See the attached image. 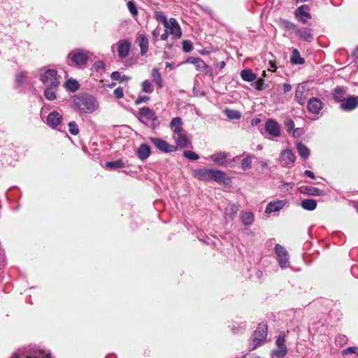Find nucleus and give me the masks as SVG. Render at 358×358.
I'll list each match as a JSON object with an SVG mask.
<instances>
[{"instance_id": "obj_1", "label": "nucleus", "mask_w": 358, "mask_h": 358, "mask_svg": "<svg viewBox=\"0 0 358 358\" xmlns=\"http://www.w3.org/2000/svg\"><path fill=\"white\" fill-rule=\"evenodd\" d=\"M71 107L83 113H92L99 108V102L92 95L78 94L72 98Z\"/></svg>"}, {"instance_id": "obj_2", "label": "nucleus", "mask_w": 358, "mask_h": 358, "mask_svg": "<svg viewBox=\"0 0 358 358\" xmlns=\"http://www.w3.org/2000/svg\"><path fill=\"white\" fill-rule=\"evenodd\" d=\"M10 358H52L49 350L38 348H25L19 349Z\"/></svg>"}, {"instance_id": "obj_3", "label": "nucleus", "mask_w": 358, "mask_h": 358, "mask_svg": "<svg viewBox=\"0 0 358 358\" xmlns=\"http://www.w3.org/2000/svg\"><path fill=\"white\" fill-rule=\"evenodd\" d=\"M194 176L197 178L204 181L214 180L215 182H223L226 178V174L222 171L213 169H200L196 170Z\"/></svg>"}, {"instance_id": "obj_4", "label": "nucleus", "mask_w": 358, "mask_h": 358, "mask_svg": "<svg viewBox=\"0 0 358 358\" xmlns=\"http://www.w3.org/2000/svg\"><path fill=\"white\" fill-rule=\"evenodd\" d=\"M90 59L88 52L81 50H74L70 52L67 57V62L70 66L83 68L84 67Z\"/></svg>"}, {"instance_id": "obj_5", "label": "nucleus", "mask_w": 358, "mask_h": 358, "mask_svg": "<svg viewBox=\"0 0 358 358\" xmlns=\"http://www.w3.org/2000/svg\"><path fill=\"white\" fill-rule=\"evenodd\" d=\"M267 336V325L264 323H259L257 329L254 331L252 338V347H250L251 350H255L258 346H260L266 340Z\"/></svg>"}, {"instance_id": "obj_6", "label": "nucleus", "mask_w": 358, "mask_h": 358, "mask_svg": "<svg viewBox=\"0 0 358 358\" xmlns=\"http://www.w3.org/2000/svg\"><path fill=\"white\" fill-rule=\"evenodd\" d=\"M40 80L45 86H53V87H59L60 85L57 71L55 69H46L43 73L41 74Z\"/></svg>"}, {"instance_id": "obj_7", "label": "nucleus", "mask_w": 358, "mask_h": 358, "mask_svg": "<svg viewBox=\"0 0 358 358\" xmlns=\"http://www.w3.org/2000/svg\"><path fill=\"white\" fill-rule=\"evenodd\" d=\"M229 154L225 152H219L211 155L209 158L217 165L224 166L225 167H234L236 159L233 158L228 160Z\"/></svg>"}, {"instance_id": "obj_8", "label": "nucleus", "mask_w": 358, "mask_h": 358, "mask_svg": "<svg viewBox=\"0 0 358 358\" xmlns=\"http://www.w3.org/2000/svg\"><path fill=\"white\" fill-rule=\"evenodd\" d=\"M149 141L160 152L164 153H171L177 150V147L168 143L165 140L157 137H150Z\"/></svg>"}, {"instance_id": "obj_9", "label": "nucleus", "mask_w": 358, "mask_h": 358, "mask_svg": "<svg viewBox=\"0 0 358 358\" xmlns=\"http://www.w3.org/2000/svg\"><path fill=\"white\" fill-rule=\"evenodd\" d=\"M310 8L306 4L301 5L294 10L295 17L302 24H306L312 18L310 13Z\"/></svg>"}, {"instance_id": "obj_10", "label": "nucleus", "mask_w": 358, "mask_h": 358, "mask_svg": "<svg viewBox=\"0 0 358 358\" xmlns=\"http://www.w3.org/2000/svg\"><path fill=\"white\" fill-rule=\"evenodd\" d=\"M275 250L277 255V259L281 268L289 266V255L284 247L280 244H276Z\"/></svg>"}, {"instance_id": "obj_11", "label": "nucleus", "mask_w": 358, "mask_h": 358, "mask_svg": "<svg viewBox=\"0 0 358 358\" xmlns=\"http://www.w3.org/2000/svg\"><path fill=\"white\" fill-rule=\"evenodd\" d=\"M138 113L141 117H144L148 120L152 121L150 127L152 129H155L159 126V122H157V116L156 115L155 113L149 107L141 108L138 110Z\"/></svg>"}, {"instance_id": "obj_12", "label": "nucleus", "mask_w": 358, "mask_h": 358, "mask_svg": "<svg viewBox=\"0 0 358 358\" xmlns=\"http://www.w3.org/2000/svg\"><path fill=\"white\" fill-rule=\"evenodd\" d=\"M114 46L117 48V55L121 59H124L128 56L129 50L131 49V43L128 40H120L115 45L112 46L113 49Z\"/></svg>"}, {"instance_id": "obj_13", "label": "nucleus", "mask_w": 358, "mask_h": 358, "mask_svg": "<svg viewBox=\"0 0 358 358\" xmlns=\"http://www.w3.org/2000/svg\"><path fill=\"white\" fill-rule=\"evenodd\" d=\"M164 27L169 34L173 35L174 38H180L181 37V29L176 19H169L168 24L164 26Z\"/></svg>"}, {"instance_id": "obj_14", "label": "nucleus", "mask_w": 358, "mask_h": 358, "mask_svg": "<svg viewBox=\"0 0 358 358\" xmlns=\"http://www.w3.org/2000/svg\"><path fill=\"white\" fill-rule=\"evenodd\" d=\"M62 115L57 111H53L48 114L46 118V124L52 129H57L62 122Z\"/></svg>"}, {"instance_id": "obj_15", "label": "nucleus", "mask_w": 358, "mask_h": 358, "mask_svg": "<svg viewBox=\"0 0 358 358\" xmlns=\"http://www.w3.org/2000/svg\"><path fill=\"white\" fill-rule=\"evenodd\" d=\"M265 130L272 138L278 137L280 135L278 123L272 119H269L266 122Z\"/></svg>"}, {"instance_id": "obj_16", "label": "nucleus", "mask_w": 358, "mask_h": 358, "mask_svg": "<svg viewBox=\"0 0 358 358\" xmlns=\"http://www.w3.org/2000/svg\"><path fill=\"white\" fill-rule=\"evenodd\" d=\"M280 159L285 167H292L295 162V156L289 149L283 150L280 153Z\"/></svg>"}, {"instance_id": "obj_17", "label": "nucleus", "mask_w": 358, "mask_h": 358, "mask_svg": "<svg viewBox=\"0 0 358 358\" xmlns=\"http://www.w3.org/2000/svg\"><path fill=\"white\" fill-rule=\"evenodd\" d=\"M358 106V98L355 96H350L346 98L340 105L342 110L350 111L355 109Z\"/></svg>"}, {"instance_id": "obj_18", "label": "nucleus", "mask_w": 358, "mask_h": 358, "mask_svg": "<svg viewBox=\"0 0 358 358\" xmlns=\"http://www.w3.org/2000/svg\"><path fill=\"white\" fill-rule=\"evenodd\" d=\"M295 34L300 39L306 41L311 42L313 40V30L308 27H301L296 29Z\"/></svg>"}, {"instance_id": "obj_19", "label": "nucleus", "mask_w": 358, "mask_h": 358, "mask_svg": "<svg viewBox=\"0 0 358 358\" xmlns=\"http://www.w3.org/2000/svg\"><path fill=\"white\" fill-rule=\"evenodd\" d=\"M285 200H275L270 201L265 209L266 213H271L280 210L285 205Z\"/></svg>"}, {"instance_id": "obj_20", "label": "nucleus", "mask_w": 358, "mask_h": 358, "mask_svg": "<svg viewBox=\"0 0 358 358\" xmlns=\"http://www.w3.org/2000/svg\"><path fill=\"white\" fill-rule=\"evenodd\" d=\"M239 210V206L236 204H229L224 210V219L227 222L232 221Z\"/></svg>"}, {"instance_id": "obj_21", "label": "nucleus", "mask_w": 358, "mask_h": 358, "mask_svg": "<svg viewBox=\"0 0 358 358\" xmlns=\"http://www.w3.org/2000/svg\"><path fill=\"white\" fill-rule=\"evenodd\" d=\"M136 42L140 47V52L141 55H145L149 48V41L145 34H139L136 38Z\"/></svg>"}, {"instance_id": "obj_22", "label": "nucleus", "mask_w": 358, "mask_h": 358, "mask_svg": "<svg viewBox=\"0 0 358 358\" xmlns=\"http://www.w3.org/2000/svg\"><path fill=\"white\" fill-rule=\"evenodd\" d=\"M322 108V102L317 98H312L308 102V110L315 114L320 113Z\"/></svg>"}, {"instance_id": "obj_23", "label": "nucleus", "mask_w": 358, "mask_h": 358, "mask_svg": "<svg viewBox=\"0 0 358 358\" xmlns=\"http://www.w3.org/2000/svg\"><path fill=\"white\" fill-rule=\"evenodd\" d=\"M151 151L150 146L146 143H142L136 150V154L141 160L147 159L150 155Z\"/></svg>"}, {"instance_id": "obj_24", "label": "nucleus", "mask_w": 358, "mask_h": 358, "mask_svg": "<svg viewBox=\"0 0 358 358\" xmlns=\"http://www.w3.org/2000/svg\"><path fill=\"white\" fill-rule=\"evenodd\" d=\"M173 138L177 145V148H185L189 147L190 142L182 132L173 135Z\"/></svg>"}, {"instance_id": "obj_25", "label": "nucleus", "mask_w": 358, "mask_h": 358, "mask_svg": "<svg viewBox=\"0 0 358 358\" xmlns=\"http://www.w3.org/2000/svg\"><path fill=\"white\" fill-rule=\"evenodd\" d=\"M333 98L336 102L342 103L347 95V88L344 87H336L333 92Z\"/></svg>"}, {"instance_id": "obj_26", "label": "nucleus", "mask_w": 358, "mask_h": 358, "mask_svg": "<svg viewBox=\"0 0 358 358\" xmlns=\"http://www.w3.org/2000/svg\"><path fill=\"white\" fill-rule=\"evenodd\" d=\"M306 91L304 86L299 85L295 92V100L301 105L305 103Z\"/></svg>"}, {"instance_id": "obj_27", "label": "nucleus", "mask_w": 358, "mask_h": 358, "mask_svg": "<svg viewBox=\"0 0 358 358\" xmlns=\"http://www.w3.org/2000/svg\"><path fill=\"white\" fill-rule=\"evenodd\" d=\"M241 220L244 225H252L255 220V215L253 213L250 211H242L241 213Z\"/></svg>"}, {"instance_id": "obj_28", "label": "nucleus", "mask_w": 358, "mask_h": 358, "mask_svg": "<svg viewBox=\"0 0 358 358\" xmlns=\"http://www.w3.org/2000/svg\"><path fill=\"white\" fill-rule=\"evenodd\" d=\"M170 127L173 130L174 135L182 132L181 118L179 117L173 118L170 123Z\"/></svg>"}, {"instance_id": "obj_29", "label": "nucleus", "mask_w": 358, "mask_h": 358, "mask_svg": "<svg viewBox=\"0 0 358 358\" xmlns=\"http://www.w3.org/2000/svg\"><path fill=\"white\" fill-rule=\"evenodd\" d=\"M296 150L299 155L304 159H307L310 156V151L309 148L301 142L296 144Z\"/></svg>"}, {"instance_id": "obj_30", "label": "nucleus", "mask_w": 358, "mask_h": 358, "mask_svg": "<svg viewBox=\"0 0 358 358\" xmlns=\"http://www.w3.org/2000/svg\"><path fill=\"white\" fill-rule=\"evenodd\" d=\"M58 87H53V86H45V90H44V96L46 99L49 101H53L56 99V91L57 90Z\"/></svg>"}, {"instance_id": "obj_31", "label": "nucleus", "mask_w": 358, "mask_h": 358, "mask_svg": "<svg viewBox=\"0 0 358 358\" xmlns=\"http://www.w3.org/2000/svg\"><path fill=\"white\" fill-rule=\"evenodd\" d=\"M301 207L307 210H313L317 207V201L313 199H306L301 201Z\"/></svg>"}, {"instance_id": "obj_32", "label": "nucleus", "mask_w": 358, "mask_h": 358, "mask_svg": "<svg viewBox=\"0 0 358 358\" xmlns=\"http://www.w3.org/2000/svg\"><path fill=\"white\" fill-rule=\"evenodd\" d=\"M241 77L244 81L252 82L257 78V76L250 69H243L241 72Z\"/></svg>"}, {"instance_id": "obj_33", "label": "nucleus", "mask_w": 358, "mask_h": 358, "mask_svg": "<svg viewBox=\"0 0 358 358\" xmlns=\"http://www.w3.org/2000/svg\"><path fill=\"white\" fill-rule=\"evenodd\" d=\"M291 62L294 64H303L305 59L301 57L300 52L297 49H294L291 57Z\"/></svg>"}, {"instance_id": "obj_34", "label": "nucleus", "mask_w": 358, "mask_h": 358, "mask_svg": "<svg viewBox=\"0 0 358 358\" xmlns=\"http://www.w3.org/2000/svg\"><path fill=\"white\" fill-rule=\"evenodd\" d=\"M151 76L152 78H153V80L157 83L158 87L162 88L163 86V82L161 73H159V70L156 68L153 69L152 70Z\"/></svg>"}, {"instance_id": "obj_35", "label": "nucleus", "mask_w": 358, "mask_h": 358, "mask_svg": "<svg viewBox=\"0 0 358 358\" xmlns=\"http://www.w3.org/2000/svg\"><path fill=\"white\" fill-rule=\"evenodd\" d=\"M124 166H125V164L121 159H118L116 161H112V162H108L106 164V167L109 169H121V168H124Z\"/></svg>"}, {"instance_id": "obj_36", "label": "nucleus", "mask_w": 358, "mask_h": 358, "mask_svg": "<svg viewBox=\"0 0 358 358\" xmlns=\"http://www.w3.org/2000/svg\"><path fill=\"white\" fill-rule=\"evenodd\" d=\"M64 86L67 90L71 92H76L78 90L80 85L76 80L69 79L65 82Z\"/></svg>"}, {"instance_id": "obj_37", "label": "nucleus", "mask_w": 358, "mask_h": 358, "mask_svg": "<svg viewBox=\"0 0 358 358\" xmlns=\"http://www.w3.org/2000/svg\"><path fill=\"white\" fill-rule=\"evenodd\" d=\"M224 113L229 120H238L241 117V113L235 110L225 109Z\"/></svg>"}, {"instance_id": "obj_38", "label": "nucleus", "mask_w": 358, "mask_h": 358, "mask_svg": "<svg viewBox=\"0 0 358 358\" xmlns=\"http://www.w3.org/2000/svg\"><path fill=\"white\" fill-rule=\"evenodd\" d=\"M287 353V347H278L277 350L272 351V356L277 358H282Z\"/></svg>"}, {"instance_id": "obj_39", "label": "nucleus", "mask_w": 358, "mask_h": 358, "mask_svg": "<svg viewBox=\"0 0 358 358\" xmlns=\"http://www.w3.org/2000/svg\"><path fill=\"white\" fill-rule=\"evenodd\" d=\"M305 192L311 196H320L322 194V191L317 187L308 186L305 187Z\"/></svg>"}, {"instance_id": "obj_40", "label": "nucleus", "mask_w": 358, "mask_h": 358, "mask_svg": "<svg viewBox=\"0 0 358 358\" xmlns=\"http://www.w3.org/2000/svg\"><path fill=\"white\" fill-rule=\"evenodd\" d=\"M252 156L248 155L245 158H244L241 162V169L243 171H247L251 169L252 164Z\"/></svg>"}, {"instance_id": "obj_41", "label": "nucleus", "mask_w": 358, "mask_h": 358, "mask_svg": "<svg viewBox=\"0 0 358 358\" xmlns=\"http://www.w3.org/2000/svg\"><path fill=\"white\" fill-rule=\"evenodd\" d=\"M141 88H142L143 92L148 93V94H151L154 90V87H153L152 85L148 80H144L142 83Z\"/></svg>"}, {"instance_id": "obj_42", "label": "nucleus", "mask_w": 358, "mask_h": 358, "mask_svg": "<svg viewBox=\"0 0 358 358\" xmlns=\"http://www.w3.org/2000/svg\"><path fill=\"white\" fill-rule=\"evenodd\" d=\"M111 78L113 80H118L120 82H124L125 80H129L130 79L129 77L125 75H121L119 71H114L111 73Z\"/></svg>"}, {"instance_id": "obj_43", "label": "nucleus", "mask_w": 358, "mask_h": 358, "mask_svg": "<svg viewBox=\"0 0 358 358\" xmlns=\"http://www.w3.org/2000/svg\"><path fill=\"white\" fill-rule=\"evenodd\" d=\"M280 23L282 26L287 30H293L295 32L296 29H297V27L294 23L287 20H281Z\"/></svg>"}, {"instance_id": "obj_44", "label": "nucleus", "mask_w": 358, "mask_h": 358, "mask_svg": "<svg viewBox=\"0 0 358 358\" xmlns=\"http://www.w3.org/2000/svg\"><path fill=\"white\" fill-rule=\"evenodd\" d=\"M155 17L158 22L162 23L164 26H166L169 23V20L162 12H156Z\"/></svg>"}, {"instance_id": "obj_45", "label": "nucleus", "mask_w": 358, "mask_h": 358, "mask_svg": "<svg viewBox=\"0 0 358 358\" xmlns=\"http://www.w3.org/2000/svg\"><path fill=\"white\" fill-rule=\"evenodd\" d=\"M69 131L73 136H76L79 134V128L76 122L71 121L69 123Z\"/></svg>"}, {"instance_id": "obj_46", "label": "nucleus", "mask_w": 358, "mask_h": 358, "mask_svg": "<svg viewBox=\"0 0 358 358\" xmlns=\"http://www.w3.org/2000/svg\"><path fill=\"white\" fill-rule=\"evenodd\" d=\"M285 334L284 331H281L275 341V344L277 347H287L285 344Z\"/></svg>"}, {"instance_id": "obj_47", "label": "nucleus", "mask_w": 358, "mask_h": 358, "mask_svg": "<svg viewBox=\"0 0 358 358\" xmlns=\"http://www.w3.org/2000/svg\"><path fill=\"white\" fill-rule=\"evenodd\" d=\"M184 157L187 159L194 161L199 159V155L192 150H185L183 152Z\"/></svg>"}, {"instance_id": "obj_48", "label": "nucleus", "mask_w": 358, "mask_h": 358, "mask_svg": "<svg viewBox=\"0 0 358 358\" xmlns=\"http://www.w3.org/2000/svg\"><path fill=\"white\" fill-rule=\"evenodd\" d=\"M92 69L96 72L104 71L105 64L102 61H96L93 64Z\"/></svg>"}, {"instance_id": "obj_49", "label": "nucleus", "mask_w": 358, "mask_h": 358, "mask_svg": "<svg viewBox=\"0 0 358 358\" xmlns=\"http://www.w3.org/2000/svg\"><path fill=\"white\" fill-rule=\"evenodd\" d=\"M27 71H20L16 75L15 80L19 85H21L24 83V79L27 77Z\"/></svg>"}, {"instance_id": "obj_50", "label": "nucleus", "mask_w": 358, "mask_h": 358, "mask_svg": "<svg viewBox=\"0 0 358 358\" xmlns=\"http://www.w3.org/2000/svg\"><path fill=\"white\" fill-rule=\"evenodd\" d=\"M252 85L253 86V87L257 90H264L266 87L264 86V80L263 78H260L259 80H257V81H255V83H253L252 84Z\"/></svg>"}, {"instance_id": "obj_51", "label": "nucleus", "mask_w": 358, "mask_h": 358, "mask_svg": "<svg viewBox=\"0 0 358 358\" xmlns=\"http://www.w3.org/2000/svg\"><path fill=\"white\" fill-rule=\"evenodd\" d=\"M127 8L133 16L138 15V10L135 3L133 1H129L127 3Z\"/></svg>"}, {"instance_id": "obj_52", "label": "nucleus", "mask_w": 358, "mask_h": 358, "mask_svg": "<svg viewBox=\"0 0 358 358\" xmlns=\"http://www.w3.org/2000/svg\"><path fill=\"white\" fill-rule=\"evenodd\" d=\"M182 50L185 52H189L193 50V45L191 41H182Z\"/></svg>"}, {"instance_id": "obj_53", "label": "nucleus", "mask_w": 358, "mask_h": 358, "mask_svg": "<svg viewBox=\"0 0 358 358\" xmlns=\"http://www.w3.org/2000/svg\"><path fill=\"white\" fill-rule=\"evenodd\" d=\"M285 125L286 130L288 133H290L294 129V122L290 118L285 120Z\"/></svg>"}, {"instance_id": "obj_54", "label": "nucleus", "mask_w": 358, "mask_h": 358, "mask_svg": "<svg viewBox=\"0 0 358 358\" xmlns=\"http://www.w3.org/2000/svg\"><path fill=\"white\" fill-rule=\"evenodd\" d=\"M344 355L357 354L358 356V348L355 346L348 347L343 351Z\"/></svg>"}, {"instance_id": "obj_55", "label": "nucleus", "mask_w": 358, "mask_h": 358, "mask_svg": "<svg viewBox=\"0 0 358 358\" xmlns=\"http://www.w3.org/2000/svg\"><path fill=\"white\" fill-rule=\"evenodd\" d=\"M149 99L150 98L148 96H140L136 99L135 104L140 105L142 103L147 102Z\"/></svg>"}, {"instance_id": "obj_56", "label": "nucleus", "mask_w": 358, "mask_h": 358, "mask_svg": "<svg viewBox=\"0 0 358 358\" xmlns=\"http://www.w3.org/2000/svg\"><path fill=\"white\" fill-rule=\"evenodd\" d=\"M113 93H114V95L115 96V97L118 99L122 98L124 96V92H123V90L122 87H117L114 90Z\"/></svg>"}, {"instance_id": "obj_57", "label": "nucleus", "mask_w": 358, "mask_h": 358, "mask_svg": "<svg viewBox=\"0 0 358 358\" xmlns=\"http://www.w3.org/2000/svg\"><path fill=\"white\" fill-rule=\"evenodd\" d=\"M206 65V64L203 62V60L200 59L195 65V68L197 71H202Z\"/></svg>"}, {"instance_id": "obj_58", "label": "nucleus", "mask_w": 358, "mask_h": 358, "mask_svg": "<svg viewBox=\"0 0 358 358\" xmlns=\"http://www.w3.org/2000/svg\"><path fill=\"white\" fill-rule=\"evenodd\" d=\"M202 72L205 73L207 76H209L210 77H213V72L211 67L208 66L207 64L205 66L204 69H203Z\"/></svg>"}, {"instance_id": "obj_59", "label": "nucleus", "mask_w": 358, "mask_h": 358, "mask_svg": "<svg viewBox=\"0 0 358 358\" xmlns=\"http://www.w3.org/2000/svg\"><path fill=\"white\" fill-rule=\"evenodd\" d=\"M160 31H161V29L159 27H157L152 31V36L153 38V41L155 42L158 40V37L160 34Z\"/></svg>"}, {"instance_id": "obj_60", "label": "nucleus", "mask_w": 358, "mask_h": 358, "mask_svg": "<svg viewBox=\"0 0 358 358\" xmlns=\"http://www.w3.org/2000/svg\"><path fill=\"white\" fill-rule=\"evenodd\" d=\"M295 186L294 182H284L282 185V187L283 189H286V191H288L289 189H292Z\"/></svg>"}, {"instance_id": "obj_61", "label": "nucleus", "mask_w": 358, "mask_h": 358, "mask_svg": "<svg viewBox=\"0 0 358 358\" xmlns=\"http://www.w3.org/2000/svg\"><path fill=\"white\" fill-rule=\"evenodd\" d=\"M200 59L199 57H189L187 59L186 63L192 64L195 66Z\"/></svg>"}, {"instance_id": "obj_62", "label": "nucleus", "mask_w": 358, "mask_h": 358, "mask_svg": "<svg viewBox=\"0 0 358 358\" xmlns=\"http://www.w3.org/2000/svg\"><path fill=\"white\" fill-rule=\"evenodd\" d=\"M293 136L294 137L299 136L303 134V130L302 128H296L293 129Z\"/></svg>"}, {"instance_id": "obj_63", "label": "nucleus", "mask_w": 358, "mask_h": 358, "mask_svg": "<svg viewBox=\"0 0 358 358\" xmlns=\"http://www.w3.org/2000/svg\"><path fill=\"white\" fill-rule=\"evenodd\" d=\"M292 90V86L289 83H284L282 85V90L284 93H287Z\"/></svg>"}, {"instance_id": "obj_64", "label": "nucleus", "mask_w": 358, "mask_h": 358, "mask_svg": "<svg viewBox=\"0 0 358 358\" xmlns=\"http://www.w3.org/2000/svg\"><path fill=\"white\" fill-rule=\"evenodd\" d=\"M303 173H304V175L306 176L309 177L311 179H315V174L313 173V172H312L310 171L306 170V171H304Z\"/></svg>"}]
</instances>
